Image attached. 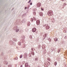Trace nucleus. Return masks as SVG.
Segmentation results:
<instances>
[{"instance_id": "1", "label": "nucleus", "mask_w": 67, "mask_h": 67, "mask_svg": "<svg viewBox=\"0 0 67 67\" xmlns=\"http://www.w3.org/2000/svg\"><path fill=\"white\" fill-rule=\"evenodd\" d=\"M53 12L52 10H49L48 12V15L50 16H51V15H53Z\"/></svg>"}, {"instance_id": "2", "label": "nucleus", "mask_w": 67, "mask_h": 67, "mask_svg": "<svg viewBox=\"0 0 67 67\" xmlns=\"http://www.w3.org/2000/svg\"><path fill=\"white\" fill-rule=\"evenodd\" d=\"M37 7H40L41 6V3H38L37 4Z\"/></svg>"}, {"instance_id": "3", "label": "nucleus", "mask_w": 67, "mask_h": 67, "mask_svg": "<svg viewBox=\"0 0 67 67\" xmlns=\"http://www.w3.org/2000/svg\"><path fill=\"white\" fill-rule=\"evenodd\" d=\"M36 31V29L35 28H33L32 29V32H35Z\"/></svg>"}, {"instance_id": "4", "label": "nucleus", "mask_w": 67, "mask_h": 67, "mask_svg": "<svg viewBox=\"0 0 67 67\" xmlns=\"http://www.w3.org/2000/svg\"><path fill=\"white\" fill-rule=\"evenodd\" d=\"M40 20H37L36 23L37 25H39V24H40Z\"/></svg>"}, {"instance_id": "5", "label": "nucleus", "mask_w": 67, "mask_h": 67, "mask_svg": "<svg viewBox=\"0 0 67 67\" xmlns=\"http://www.w3.org/2000/svg\"><path fill=\"white\" fill-rule=\"evenodd\" d=\"M49 26H48L47 25H46V30H47V29H49Z\"/></svg>"}, {"instance_id": "6", "label": "nucleus", "mask_w": 67, "mask_h": 67, "mask_svg": "<svg viewBox=\"0 0 67 67\" xmlns=\"http://www.w3.org/2000/svg\"><path fill=\"white\" fill-rule=\"evenodd\" d=\"M43 14V13H42L40 12V16H42Z\"/></svg>"}, {"instance_id": "7", "label": "nucleus", "mask_w": 67, "mask_h": 67, "mask_svg": "<svg viewBox=\"0 0 67 67\" xmlns=\"http://www.w3.org/2000/svg\"><path fill=\"white\" fill-rule=\"evenodd\" d=\"M24 58H26V57H27V54H25L24 55Z\"/></svg>"}, {"instance_id": "8", "label": "nucleus", "mask_w": 67, "mask_h": 67, "mask_svg": "<svg viewBox=\"0 0 67 67\" xmlns=\"http://www.w3.org/2000/svg\"><path fill=\"white\" fill-rule=\"evenodd\" d=\"M58 41V38H56L54 39V41L56 42Z\"/></svg>"}, {"instance_id": "9", "label": "nucleus", "mask_w": 67, "mask_h": 67, "mask_svg": "<svg viewBox=\"0 0 67 67\" xmlns=\"http://www.w3.org/2000/svg\"><path fill=\"white\" fill-rule=\"evenodd\" d=\"M28 66V63H26L25 65V67H27Z\"/></svg>"}, {"instance_id": "10", "label": "nucleus", "mask_w": 67, "mask_h": 67, "mask_svg": "<svg viewBox=\"0 0 67 67\" xmlns=\"http://www.w3.org/2000/svg\"><path fill=\"white\" fill-rule=\"evenodd\" d=\"M33 13V15H36V12H34Z\"/></svg>"}, {"instance_id": "11", "label": "nucleus", "mask_w": 67, "mask_h": 67, "mask_svg": "<svg viewBox=\"0 0 67 67\" xmlns=\"http://www.w3.org/2000/svg\"><path fill=\"white\" fill-rule=\"evenodd\" d=\"M54 65H55V66H56V65H57V62H55L54 63Z\"/></svg>"}, {"instance_id": "12", "label": "nucleus", "mask_w": 67, "mask_h": 67, "mask_svg": "<svg viewBox=\"0 0 67 67\" xmlns=\"http://www.w3.org/2000/svg\"><path fill=\"white\" fill-rule=\"evenodd\" d=\"M30 20L31 22H33V19L32 18H31Z\"/></svg>"}, {"instance_id": "13", "label": "nucleus", "mask_w": 67, "mask_h": 67, "mask_svg": "<svg viewBox=\"0 0 67 67\" xmlns=\"http://www.w3.org/2000/svg\"><path fill=\"white\" fill-rule=\"evenodd\" d=\"M23 56V55L22 54L20 56V58H21Z\"/></svg>"}, {"instance_id": "14", "label": "nucleus", "mask_w": 67, "mask_h": 67, "mask_svg": "<svg viewBox=\"0 0 67 67\" xmlns=\"http://www.w3.org/2000/svg\"><path fill=\"white\" fill-rule=\"evenodd\" d=\"M31 54L33 55H34V52H31Z\"/></svg>"}, {"instance_id": "15", "label": "nucleus", "mask_w": 67, "mask_h": 67, "mask_svg": "<svg viewBox=\"0 0 67 67\" xmlns=\"http://www.w3.org/2000/svg\"><path fill=\"white\" fill-rule=\"evenodd\" d=\"M48 41H49V42H51V38H49L48 39Z\"/></svg>"}, {"instance_id": "16", "label": "nucleus", "mask_w": 67, "mask_h": 67, "mask_svg": "<svg viewBox=\"0 0 67 67\" xmlns=\"http://www.w3.org/2000/svg\"><path fill=\"white\" fill-rule=\"evenodd\" d=\"M47 35L46 34H45V36H44V35H43V37H46V35Z\"/></svg>"}, {"instance_id": "17", "label": "nucleus", "mask_w": 67, "mask_h": 67, "mask_svg": "<svg viewBox=\"0 0 67 67\" xmlns=\"http://www.w3.org/2000/svg\"><path fill=\"white\" fill-rule=\"evenodd\" d=\"M33 19H34V20H35V21H36V18L34 17H33Z\"/></svg>"}, {"instance_id": "18", "label": "nucleus", "mask_w": 67, "mask_h": 67, "mask_svg": "<svg viewBox=\"0 0 67 67\" xmlns=\"http://www.w3.org/2000/svg\"><path fill=\"white\" fill-rule=\"evenodd\" d=\"M47 60H49V61H51V59L49 58H47Z\"/></svg>"}, {"instance_id": "19", "label": "nucleus", "mask_w": 67, "mask_h": 67, "mask_svg": "<svg viewBox=\"0 0 67 67\" xmlns=\"http://www.w3.org/2000/svg\"><path fill=\"white\" fill-rule=\"evenodd\" d=\"M30 25V23H28L27 26H29Z\"/></svg>"}, {"instance_id": "20", "label": "nucleus", "mask_w": 67, "mask_h": 67, "mask_svg": "<svg viewBox=\"0 0 67 67\" xmlns=\"http://www.w3.org/2000/svg\"><path fill=\"white\" fill-rule=\"evenodd\" d=\"M19 31V29H17L16 30V32H18Z\"/></svg>"}, {"instance_id": "21", "label": "nucleus", "mask_w": 67, "mask_h": 67, "mask_svg": "<svg viewBox=\"0 0 67 67\" xmlns=\"http://www.w3.org/2000/svg\"><path fill=\"white\" fill-rule=\"evenodd\" d=\"M41 9L42 11H44V9H43V7H41Z\"/></svg>"}, {"instance_id": "22", "label": "nucleus", "mask_w": 67, "mask_h": 67, "mask_svg": "<svg viewBox=\"0 0 67 67\" xmlns=\"http://www.w3.org/2000/svg\"><path fill=\"white\" fill-rule=\"evenodd\" d=\"M37 59H38V58H36L35 59V60H37Z\"/></svg>"}, {"instance_id": "23", "label": "nucleus", "mask_w": 67, "mask_h": 67, "mask_svg": "<svg viewBox=\"0 0 67 67\" xmlns=\"http://www.w3.org/2000/svg\"><path fill=\"white\" fill-rule=\"evenodd\" d=\"M31 2V0H30L28 2V3H30Z\"/></svg>"}, {"instance_id": "24", "label": "nucleus", "mask_w": 67, "mask_h": 67, "mask_svg": "<svg viewBox=\"0 0 67 67\" xmlns=\"http://www.w3.org/2000/svg\"><path fill=\"white\" fill-rule=\"evenodd\" d=\"M12 67V66H11V65H10L8 66V67Z\"/></svg>"}, {"instance_id": "25", "label": "nucleus", "mask_w": 67, "mask_h": 67, "mask_svg": "<svg viewBox=\"0 0 67 67\" xmlns=\"http://www.w3.org/2000/svg\"><path fill=\"white\" fill-rule=\"evenodd\" d=\"M47 64V63H45L44 64V65H46V66H47V65H46Z\"/></svg>"}, {"instance_id": "26", "label": "nucleus", "mask_w": 67, "mask_h": 67, "mask_svg": "<svg viewBox=\"0 0 67 67\" xmlns=\"http://www.w3.org/2000/svg\"><path fill=\"white\" fill-rule=\"evenodd\" d=\"M30 5H32V3H30Z\"/></svg>"}, {"instance_id": "27", "label": "nucleus", "mask_w": 67, "mask_h": 67, "mask_svg": "<svg viewBox=\"0 0 67 67\" xmlns=\"http://www.w3.org/2000/svg\"><path fill=\"white\" fill-rule=\"evenodd\" d=\"M27 67H30V66L29 65H28V66H27Z\"/></svg>"}, {"instance_id": "28", "label": "nucleus", "mask_w": 67, "mask_h": 67, "mask_svg": "<svg viewBox=\"0 0 67 67\" xmlns=\"http://www.w3.org/2000/svg\"><path fill=\"white\" fill-rule=\"evenodd\" d=\"M25 9H26V7H25Z\"/></svg>"}, {"instance_id": "29", "label": "nucleus", "mask_w": 67, "mask_h": 67, "mask_svg": "<svg viewBox=\"0 0 67 67\" xmlns=\"http://www.w3.org/2000/svg\"><path fill=\"white\" fill-rule=\"evenodd\" d=\"M58 53H59V50H58Z\"/></svg>"}, {"instance_id": "30", "label": "nucleus", "mask_w": 67, "mask_h": 67, "mask_svg": "<svg viewBox=\"0 0 67 67\" xmlns=\"http://www.w3.org/2000/svg\"><path fill=\"white\" fill-rule=\"evenodd\" d=\"M31 51H33V48H31Z\"/></svg>"}, {"instance_id": "31", "label": "nucleus", "mask_w": 67, "mask_h": 67, "mask_svg": "<svg viewBox=\"0 0 67 67\" xmlns=\"http://www.w3.org/2000/svg\"><path fill=\"white\" fill-rule=\"evenodd\" d=\"M20 67H22V65H21L20 66Z\"/></svg>"}, {"instance_id": "32", "label": "nucleus", "mask_w": 67, "mask_h": 67, "mask_svg": "<svg viewBox=\"0 0 67 67\" xmlns=\"http://www.w3.org/2000/svg\"><path fill=\"white\" fill-rule=\"evenodd\" d=\"M19 44V45H21V44Z\"/></svg>"}]
</instances>
